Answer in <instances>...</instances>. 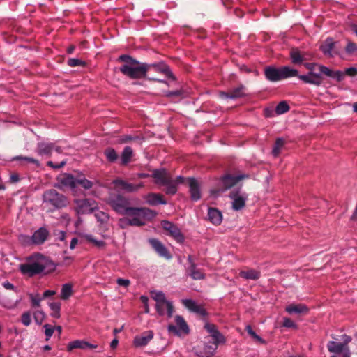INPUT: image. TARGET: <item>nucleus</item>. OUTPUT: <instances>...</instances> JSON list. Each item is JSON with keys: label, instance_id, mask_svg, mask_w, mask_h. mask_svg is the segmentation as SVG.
<instances>
[{"label": "nucleus", "instance_id": "nucleus-10", "mask_svg": "<svg viewBox=\"0 0 357 357\" xmlns=\"http://www.w3.org/2000/svg\"><path fill=\"white\" fill-rule=\"evenodd\" d=\"M175 321H176V326L173 325V324H169L167 326V331L169 333H173L177 336H180L181 335V333H184V334L189 333V332H190L189 327L183 317H181L180 315H176L175 317Z\"/></svg>", "mask_w": 357, "mask_h": 357}, {"label": "nucleus", "instance_id": "nucleus-14", "mask_svg": "<svg viewBox=\"0 0 357 357\" xmlns=\"http://www.w3.org/2000/svg\"><path fill=\"white\" fill-rule=\"evenodd\" d=\"M322 73H316V72H308L306 75H298V77L302 80L303 82L306 84H310L314 85L316 86H321L322 83Z\"/></svg>", "mask_w": 357, "mask_h": 357}, {"label": "nucleus", "instance_id": "nucleus-28", "mask_svg": "<svg viewBox=\"0 0 357 357\" xmlns=\"http://www.w3.org/2000/svg\"><path fill=\"white\" fill-rule=\"evenodd\" d=\"M146 202L151 206L158 204L165 205L167 202L162 198V196L158 193H149L146 198Z\"/></svg>", "mask_w": 357, "mask_h": 357}, {"label": "nucleus", "instance_id": "nucleus-35", "mask_svg": "<svg viewBox=\"0 0 357 357\" xmlns=\"http://www.w3.org/2000/svg\"><path fill=\"white\" fill-rule=\"evenodd\" d=\"M290 57L294 64H301L304 60L301 52L298 49H293L290 52Z\"/></svg>", "mask_w": 357, "mask_h": 357}, {"label": "nucleus", "instance_id": "nucleus-4", "mask_svg": "<svg viewBox=\"0 0 357 357\" xmlns=\"http://www.w3.org/2000/svg\"><path fill=\"white\" fill-rule=\"evenodd\" d=\"M108 204L114 211L121 215H137L139 209L144 207L130 206V201L125 196L121 194H110L108 200Z\"/></svg>", "mask_w": 357, "mask_h": 357}, {"label": "nucleus", "instance_id": "nucleus-50", "mask_svg": "<svg viewBox=\"0 0 357 357\" xmlns=\"http://www.w3.org/2000/svg\"><path fill=\"white\" fill-rule=\"evenodd\" d=\"M95 216L97 219V220L101 223H104L107 222L109 220V215L108 214L102 212V211H98L95 214Z\"/></svg>", "mask_w": 357, "mask_h": 357}, {"label": "nucleus", "instance_id": "nucleus-54", "mask_svg": "<svg viewBox=\"0 0 357 357\" xmlns=\"http://www.w3.org/2000/svg\"><path fill=\"white\" fill-rule=\"evenodd\" d=\"M345 51L347 54H351L357 51V45L354 43L349 41L345 47Z\"/></svg>", "mask_w": 357, "mask_h": 357}, {"label": "nucleus", "instance_id": "nucleus-34", "mask_svg": "<svg viewBox=\"0 0 357 357\" xmlns=\"http://www.w3.org/2000/svg\"><path fill=\"white\" fill-rule=\"evenodd\" d=\"M218 346L212 342L204 344L203 353L205 357H212L215 353Z\"/></svg>", "mask_w": 357, "mask_h": 357}, {"label": "nucleus", "instance_id": "nucleus-38", "mask_svg": "<svg viewBox=\"0 0 357 357\" xmlns=\"http://www.w3.org/2000/svg\"><path fill=\"white\" fill-rule=\"evenodd\" d=\"M151 296L156 302V303L161 302L165 303V301H167L165 294L161 291H151Z\"/></svg>", "mask_w": 357, "mask_h": 357}, {"label": "nucleus", "instance_id": "nucleus-21", "mask_svg": "<svg viewBox=\"0 0 357 357\" xmlns=\"http://www.w3.org/2000/svg\"><path fill=\"white\" fill-rule=\"evenodd\" d=\"M48 236V231L45 227H40L36 231L31 237L24 236V238H29L32 243L40 245L43 243Z\"/></svg>", "mask_w": 357, "mask_h": 357}, {"label": "nucleus", "instance_id": "nucleus-47", "mask_svg": "<svg viewBox=\"0 0 357 357\" xmlns=\"http://www.w3.org/2000/svg\"><path fill=\"white\" fill-rule=\"evenodd\" d=\"M211 337L213 338L212 343L215 344L217 346L219 344H222V343H225V337L222 335V334L220 331H218V333L214 334L213 336H211Z\"/></svg>", "mask_w": 357, "mask_h": 357}, {"label": "nucleus", "instance_id": "nucleus-2", "mask_svg": "<svg viewBox=\"0 0 357 357\" xmlns=\"http://www.w3.org/2000/svg\"><path fill=\"white\" fill-rule=\"evenodd\" d=\"M56 268L54 262L40 254L31 255L27 258L26 263L19 265V269L23 275L33 277L44 271H53Z\"/></svg>", "mask_w": 357, "mask_h": 357}, {"label": "nucleus", "instance_id": "nucleus-60", "mask_svg": "<svg viewBox=\"0 0 357 357\" xmlns=\"http://www.w3.org/2000/svg\"><path fill=\"white\" fill-rule=\"evenodd\" d=\"M345 75L351 77L357 75V68L356 67H350L347 68L344 71V75Z\"/></svg>", "mask_w": 357, "mask_h": 357}, {"label": "nucleus", "instance_id": "nucleus-11", "mask_svg": "<svg viewBox=\"0 0 357 357\" xmlns=\"http://www.w3.org/2000/svg\"><path fill=\"white\" fill-rule=\"evenodd\" d=\"M53 151L61 153L63 152V149L54 143L45 142H38L36 149L37 154L41 156L50 157Z\"/></svg>", "mask_w": 357, "mask_h": 357}, {"label": "nucleus", "instance_id": "nucleus-45", "mask_svg": "<svg viewBox=\"0 0 357 357\" xmlns=\"http://www.w3.org/2000/svg\"><path fill=\"white\" fill-rule=\"evenodd\" d=\"M45 318V314L42 310L36 311L33 313V319L38 325H41Z\"/></svg>", "mask_w": 357, "mask_h": 357}, {"label": "nucleus", "instance_id": "nucleus-41", "mask_svg": "<svg viewBox=\"0 0 357 357\" xmlns=\"http://www.w3.org/2000/svg\"><path fill=\"white\" fill-rule=\"evenodd\" d=\"M85 238L94 244L95 246H96L98 248H104L106 245V243L105 241L101 240H97L91 234H86L85 235Z\"/></svg>", "mask_w": 357, "mask_h": 357}, {"label": "nucleus", "instance_id": "nucleus-20", "mask_svg": "<svg viewBox=\"0 0 357 357\" xmlns=\"http://www.w3.org/2000/svg\"><path fill=\"white\" fill-rule=\"evenodd\" d=\"M114 183L116 186L119 187L121 190L127 192H136L144 186L143 183H140L139 184H132L122 179H116L114 181Z\"/></svg>", "mask_w": 357, "mask_h": 357}, {"label": "nucleus", "instance_id": "nucleus-62", "mask_svg": "<svg viewBox=\"0 0 357 357\" xmlns=\"http://www.w3.org/2000/svg\"><path fill=\"white\" fill-rule=\"evenodd\" d=\"M318 64L316 63H305L304 66L309 70L308 72H314L315 67H318Z\"/></svg>", "mask_w": 357, "mask_h": 357}, {"label": "nucleus", "instance_id": "nucleus-8", "mask_svg": "<svg viewBox=\"0 0 357 357\" xmlns=\"http://www.w3.org/2000/svg\"><path fill=\"white\" fill-rule=\"evenodd\" d=\"M151 176L155 178L156 185L165 186L164 191L167 195H174L177 192L178 188H175L173 179L166 169H154Z\"/></svg>", "mask_w": 357, "mask_h": 357}, {"label": "nucleus", "instance_id": "nucleus-59", "mask_svg": "<svg viewBox=\"0 0 357 357\" xmlns=\"http://www.w3.org/2000/svg\"><path fill=\"white\" fill-rule=\"evenodd\" d=\"M66 164V160L61 161L59 164H54L52 161H50V160L47 162V166H49L53 169H58L63 167Z\"/></svg>", "mask_w": 357, "mask_h": 357}, {"label": "nucleus", "instance_id": "nucleus-5", "mask_svg": "<svg viewBox=\"0 0 357 357\" xmlns=\"http://www.w3.org/2000/svg\"><path fill=\"white\" fill-rule=\"evenodd\" d=\"M137 214L138 215H126L131 218H120L119 220V227L125 229L128 226H144L146 224V220H151L157 215V212L149 208H143L139 209Z\"/></svg>", "mask_w": 357, "mask_h": 357}, {"label": "nucleus", "instance_id": "nucleus-44", "mask_svg": "<svg viewBox=\"0 0 357 357\" xmlns=\"http://www.w3.org/2000/svg\"><path fill=\"white\" fill-rule=\"evenodd\" d=\"M245 331L247 333L252 337L256 341L259 342L261 344H265L266 342L264 339H262L259 335H258L252 328L250 325H248L245 327Z\"/></svg>", "mask_w": 357, "mask_h": 357}, {"label": "nucleus", "instance_id": "nucleus-30", "mask_svg": "<svg viewBox=\"0 0 357 357\" xmlns=\"http://www.w3.org/2000/svg\"><path fill=\"white\" fill-rule=\"evenodd\" d=\"M77 185H79L84 190H89L93 187V182L86 179L83 174H80L76 176L75 188Z\"/></svg>", "mask_w": 357, "mask_h": 357}, {"label": "nucleus", "instance_id": "nucleus-6", "mask_svg": "<svg viewBox=\"0 0 357 357\" xmlns=\"http://www.w3.org/2000/svg\"><path fill=\"white\" fill-rule=\"evenodd\" d=\"M43 202L49 208L50 212H53L67 206L68 199L66 196L56 190L49 189L43 194Z\"/></svg>", "mask_w": 357, "mask_h": 357}, {"label": "nucleus", "instance_id": "nucleus-16", "mask_svg": "<svg viewBox=\"0 0 357 357\" xmlns=\"http://www.w3.org/2000/svg\"><path fill=\"white\" fill-rule=\"evenodd\" d=\"M188 180L190 198L192 201L197 202L201 198L200 184L199 181L193 177H189Z\"/></svg>", "mask_w": 357, "mask_h": 357}, {"label": "nucleus", "instance_id": "nucleus-27", "mask_svg": "<svg viewBox=\"0 0 357 357\" xmlns=\"http://www.w3.org/2000/svg\"><path fill=\"white\" fill-rule=\"evenodd\" d=\"M208 218L211 223L215 225H219L222 220L221 212L215 208H208Z\"/></svg>", "mask_w": 357, "mask_h": 357}, {"label": "nucleus", "instance_id": "nucleus-13", "mask_svg": "<svg viewBox=\"0 0 357 357\" xmlns=\"http://www.w3.org/2000/svg\"><path fill=\"white\" fill-rule=\"evenodd\" d=\"M76 204L77 211L79 214H90L96 208L95 202L89 199L77 200Z\"/></svg>", "mask_w": 357, "mask_h": 357}, {"label": "nucleus", "instance_id": "nucleus-31", "mask_svg": "<svg viewBox=\"0 0 357 357\" xmlns=\"http://www.w3.org/2000/svg\"><path fill=\"white\" fill-rule=\"evenodd\" d=\"M133 155V151L130 146L124 147L121 155V162L123 165H126L130 162L131 158Z\"/></svg>", "mask_w": 357, "mask_h": 357}, {"label": "nucleus", "instance_id": "nucleus-49", "mask_svg": "<svg viewBox=\"0 0 357 357\" xmlns=\"http://www.w3.org/2000/svg\"><path fill=\"white\" fill-rule=\"evenodd\" d=\"M67 63L70 67H75L78 66H85V62L77 58H70L68 60Z\"/></svg>", "mask_w": 357, "mask_h": 357}, {"label": "nucleus", "instance_id": "nucleus-18", "mask_svg": "<svg viewBox=\"0 0 357 357\" xmlns=\"http://www.w3.org/2000/svg\"><path fill=\"white\" fill-rule=\"evenodd\" d=\"M245 87L241 84L238 87L231 89L229 92H221L220 97L222 98H229L235 100L245 96Z\"/></svg>", "mask_w": 357, "mask_h": 357}, {"label": "nucleus", "instance_id": "nucleus-22", "mask_svg": "<svg viewBox=\"0 0 357 357\" xmlns=\"http://www.w3.org/2000/svg\"><path fill=\"white\" fill-rule=\"evenodd\" d=\"M335 43L332 38H327L320 45V50L324 55L333 57L336 54L335 52Z\"/></svg>", "mask_w": 357, "mask_h": 357}, {"label": "nucleus", "instance_id": "nucleus-46", "mask_svg": "<svg viewBox=\"0 0 357 357\" xmlns=\"http://www.w3.org/2000/svg\"><path fill=\"white\" fill-rule=\"evenodd\" d=\"M21 321L25 326H28L31 323V314L29 311L24 312L21 317Z\"/></svg>", "mask_w": 357, "mask_h": 357}, {"label": "nucleus", "instance_id": "nucleus-55", "mask_svg": "<svg viewBox=\"0 0 357 357\" xmlns=\"http://www.w3.org/2000/svg\"><path fill=\"white\" fill-rule=\"evenodd\" d=\"M53 236L55 237V240L63 241L66 237V232L59 229H54L53 231Z\"/></svg>", "mask_w": 357, "mask_h": 357}, {"label": "nucleus", "instance_id": "nucleus-63", "mask_svg": "<svg viewBox=\"0 0 357 357\" xmlns=\"http://www.w3.org/2000/svg\"><path fill=\"white\" fill-rule=\"evenodd\" d=\"M119 286L127 287L130 284V280L127 279L118 278L116 280Z\"/></svg>", "mask_w": 357, "mask_h": 357}, {"label": "nucleus", "instance_id": "nucleus-33", "mask_svg": "<svg viewBox=\"0 0 357 357\" xmlns=\"http://www.w3.org/2000/svg\"><path fill=\"white\" fill-rule=\"evenodd\" d=\"M104 155H105L107 161L110 163H114L119 158V155L114 149L108 147L104 151Z\"/></svg>", "mask_w": 357, "mask_h": 357}, {"label": "nucleus", "instance_id": "nucleus-37", "mask_svg": "<svg viewBox=\"0 0 357 357\" xmlns=\"http://www.w3.org/2000/svg\"><path fill=\"white\" fill-rule=\"evenodd\" d=\"M86 345L87 344V342L84 340H75L68 343V350L71 351L74 349H86Z\"/></svg>", "mask_w": 357, "mask_h": 357}, {"label": "nucleus", "instance_id": "nucleus-7", "mask_svg": "<svg viewBox=\"0 0 357 357\" xmlns=\"http://www.w3.org/2000/svg\"><path fill=\"white\" fill-rule=\"evenodd\" d=\"M266 79L271 82H276L282 79L298 76V70L289 66L275 68L273 66L264 68Z\"/></svg>", "mask_w": 357, "mask_h": 357}, {"label": "nucleus", "instance_id": "nucleus-56", "mask_svg": "<svg viewBox=\"0 0 357 357\" xmlns=\"http://www.w3.org/2000/svg\"><path fill=\"white\" fill-rule=\"evenodd\" d=\"M282 326L286 328H297V325L289 318H283Z\"/></svg>", "mask_w": 357, "mask_h": 357}, {"label": "nucleus", "instance_id": "nucleus-52", "mask_svg": "<svg viewBox=\"0 0 357 357\" xmlns=\"http://www.w3.org/2000/svg\"><path fill=\"white\" fill-rule=\"evenodd\" d=\"M45 335L46 336V341H48L54 333V328L50 324H45Z\"/></svg>", "mask_w": 357, "mask_h": 357}, {"label": "nucleus", "instance_id": "nucleus-39", "mask_svg": "<svg viewBox=\"0 0 357 357\" xmlns=\"http://www.w3.org/2000/svg\"><path fill=\"white\" fill-rule=\"evenodd\" d=\"M290 107L286 101L280 102L275 109V112L278 115L283 114L287 112Z\"/></svg>", "mask_w": 357, "mask_h": 357}, {"label": "nucleus", "instance_id": "nucleus-25", "mask_svg": "<svg viewBox=\"0 0 357 357\" xmlns=\"http://www.w3.org/2000/svg\"><path fill=\"white\" fill-rule=\"evenodd\" d=\"M285 311L291 315L294 314H306L309 309L304 304H290L285 307Z\"/></svg>", "mask_w": 357, "mask_h": 357}, {"label": "nucleus", "instance_id": "nucleus-15", "mask_svg": "<svg viewBox=\"0 0 357 357\" xmlns=\"http://www.w3.org/2000/svg\"><path fill=\"white\" fill-rule=\"evenodd\" d=\"M149 243L159 256L167 259L172 258V255L169 254L167 248L158 239L150 238L149 239Z\"/></svg>", "mask_w": 357, "mask_h": 357}, {"label": "nucleus", "instance_id": "nucleus-9", "mask_svg": "<svg viewBox=\"0 0 357 357\" xmlns=\"http://www.w3.org/2000/svg\"><path fill=\"white\" fill-rule=\"evenodd\" d=\"M75 176L70 174L65 173L56 178V182L54 184V187L59 190L69 188L74 190L75 189Z\"/></svg>", "mask_w": 357, "mask_h": 357}, {"label": "nucleus", "instance_id": "nucleus-29", "mask_svg": "<svg viewBox=\"0 0 357 357\" xmlns=\"http://www.w3.org/2000/svg\"><path fill=\"white\" fill-rule=\"evenodd\" d=\"M327 348L331 353L337 354H341L343 352V351L347 349V347H345L344 344L335 341H329L327 344Z\"/></svg>", "mask_w": 357, "mask_h": 357}, {"label": "nucleus", "instance_id": "nucleus-32", "mask_svg": "<svg viewBox=\"0 0 357 357\" xmlns=\"http://www.w3.org/2000/svg\"><path fill=\"white\" fill-rule=\"evenodd\" d=\"M241 277L243 278H245L246 280H256L259 278L260 277V272L255 270V269H250L248 271H243L240 273Z\"/></svg>", "mask_w": 357, "mask_h": 357}, {"label": "nucleus", "instance_id": "nucleus-58", "mask_svg": "<svg viewBox=\"0 0 357 357\" xmlns=\"http://www.w3.org/2000/svg\"><path fill=\"white\" fill-rule=\"evenodd\" d=\"M332 78L335 79L337 82H341L344 78V72H342L341 70L334 71L333 74V76H332Z\"/></svg>", "mask_w": 357, "mask_h": 357}, {"label": "nucleus", "instance_id": "nucleus-17", "mask_svg": "<svg viewBox=\"0 0 357 357\" xmlns=\"http://www.w3.org/2000/svg\"><path fill=\"white\" fill-rule=\"evenodd\" d=\"M148 66L149 70L153 68L155 71L165 75L167 77L173 80L176 79V77L173 75L170 68L165 62L160 61L158 63H148Z\"/></svg>", "mask_w": 357, "mask_h": 357}, {"label": "nucleus", "instance_id": "nucleus-40", "mask_svg": "<svg viewBox=\"0 0 357 357\" xmlns=\"http://www.w3.org/2000/svg\"><path fill=\"white\" fill-rule=\"evenodd\" d=\"M71 294H72V286L68 283H66V284H63L62 288H61V298L63 300H66V299L69 298V297L71 296Z\"/></svg>", "mask_w": 357, "mask_h": 357}, {"label": "nucleus", "instance_id": "nucleus-64", "mask_svg": "<svg viewBox=\"0 0 357 357\" xmlns=\"http://www.w3.org/2000/svg\"><path fill=\"white\" fill-rule=\"evenodd\" d=\"M342 340L343 341V342H342V344H344V346L345 347H349L347 346L348 343H349L351 341V337L347 335H343L342 336Z\"/></svg>", "mask_w": 357, "mask_h": 357}, {"label": "nucleus", "instance_id": "nucleus-57", "mask_svg": "<svg viewBox=\"0 0 357 357\" xmlns=\"http://www.w3.org/2000/svg\"><path fill=\"white\" fill-rule=\"evenodd\" d=\"M29 297L33 307H39L40 305V301L42 298H40L39 294H36V296L30 294Z\"/></svg>", "mask_w": 357, "mask_h": 357}, {"label": "nucleus", "instance_id": "nucleus-53", "mask_svg": "<svg viewBox=\"0 0 357 357\" xmlns=\"http://www.w3.org/2000/svg\"><path fill=\"white\" fill-rule=\"evenodd\" d=\"M318 68H319V71H320V73H322V74L326 75L327 77L332 78V76H333V74L334 72L333 70L329 69L328 67L323 66V65L318 66Z\"/></svg>", "mask_w": 357, "mask_h": 357}, {"label": "nucleus", "instance_id": "nucleus-24", "mask_svg": "<svg viewBox=\"0 0 357 357\" xmlns=\"http://www.w3.org/2000/svg\"><path fill=\"white\" fill-rule=\"evenodd\" d=\"M155 308L157 312L160 315L163 316L165 314V310H167V314L169 318L172 317L174 312V306L172 302L165 301V303L161 302L155 304Z\"/></svg>", "mask_w": 357, "mask_h": 357}, {"label": "nucleus", "instance_id": "nucleus-23", "mask_svg": "<svg viewBox=\"0 0 357 357\" xmlns=\"http://www.w3.org/2000/svg\"><path fill=\"white\" fill-rule=\"evenodd\" d=\"M182 303L189 310L199 314L202 317H205L207 314L206 310L192 299H183L182 300Z\"/></svg>", "mask_w": 357, "mask_h": 357}, {"label": "nucleus", "instance_id": "nucleus-26", "mask_svg": "<svg viewBox=\"0 0 357 357\" xmlns=\"http://www.w3.org/2000/svg\"><path fill=\"white\" fill-rule=\"evenodd\" d=\"M185 272L188 276H190L195 280H200L205 278V274L197 268V264L185 266Z\"/></svg>", "mask_w": 357, "mask_h": 357}, {"label": "nucleus", "instance_id": "nucleus-36", "mask_svg": "<svg viewBox=\"0 0 357 357\" xmlns=\"http://www.w3.org/2000/svg\"><path fill=\"white\" fill-rule=\"evenodd\" d=\"M49 306L52 311L51 316L54 318L59 319L60 317L61 303L52 302L49 303Z\"/></svg>", "mask_w": 357, "mask_h": 357}, {"label": "nucleus", "instance_id": "nucleus-19", "mask_svg": "<svg viewBox=\"0 0 357 357\" xmlns=\"http://www.w3.org/2000/svg\"><path fill=\"white\" fill-rule=\"evenodd\" d=\"M153 332L152 331H146L141 335H137L134 338V344L137 347H142L147 345L153 338Z\"/></svg>", "mask_w": 357, "mask_h": 357}, {"label": "nucleus", "instance_id": "nucleus-48", "mask_svg": "<svg viewBox=\"0 0 357 357\" xmlns=\"http://www.w3.org/2000/svg\"><path fill=\"white\" fill-rule=\"evenodd\" d=\"M144 139L143 137H141L139 136H132L130 135H124L122 137L121 141L122 143H127L130 141H139L140 142Z\"/></svg>", "mask_w": 357, "mask_h": 357}, {"label": "nucleus", "instance_id": "nucleus-42", "mask_svg": "<svg viewBox=\"0 0 357 357\" xmlns=\"http://www.w3.org/2000/svg\"><path fill=\"white\" fill-rule=\"evenodd\" d=\"M284 139L283 138H278L275 140L274 146L272 150V153L274 156H277L279 154L280 149L284 146Z\"/></svg>", "mask_w": 357, "mask_h": 357}, {"label": "nucleus", "instance_id": "nucleus-61", "mask_svg": "<svg viewBox=\"0 0 357 357\" xmlns=\"http://www.w3.org/2000/svg\"><path fill=\"white\" fill-rule=\"evenodd\" d=\"M182 92L180 90L176 91H168L165 93V96L167 97H178L181 96Z\"/></svg>", "mask_w": 357, "mask_h": 357}, {"label": "nucleus", "instance_id": "nucleus-43", "mask_svg": "<svg viewBox=\"0 0 357 357\" xmlns=\"http://www.w3.org/2000/svg\"><path fill=\"white\" fill-rule=\"evenodd\" d=\"M12 160H21V161H26L28 162H31V163L35 164L36 167H40V162L38 160H36L33 158L27 157V156L17 155V156L13 158Z\"/></svg>", "mask_w": 357, "mask_h": 357}, {"label": "nucleus", "instance_id": "nucleus-12", "mask_svg": "<svg viewBox=\"0 0 357 357\" xmlns=\"http://www.w3.org/2000/svg\"><path fill=\"white\" fill-rule=\"evenodd\" d=\"M162 228L169 231L170 236H172L178 243H183L185 238L181 233V229L174 223L168 220H162L161 222Z\"/></svg>", "mask_w": 357, "mask_h": 357}, {"label": "nucleus", "instance_id": "nucleus-3", "mask_svg": "<svg viewBox=\"0 0 357 357\" xmlns=\"http://www.w3.org/2000/svg\"><path fill=\"white\" fill-rule=\"evenodd\" d=\"M118 61L124 63L119 68V70L126 76L131 79H141L146 77L149 71L147 63H143L132 58L128 54H122Z\"/></svg>", "mask_w": 357, "mask_h": 357}, {"label": "nucleus", "instance_id": "nucleus-51", "mask_svg": "<svg viewBox=\"0 0 357 357\" xmlns=\"http://www.w3.org/2000/svg\"><path fill=\"white\" fill-rule=\"evenodd\" d=\"M204 328L206 331L210 333L211 336H213L214 334L218 333L219 331L217 329V327L213 324L206 323L204 325Z\"/></svg>", "mask_w": 357, "mask_h": 357}, {"label": "nucleus", "instance_id": "nucleus-1", "mask_svg": "<svg viewBox=\"0 0 357 357\" xmlns=\"http://www.w3.org/2000/svg\"><path fill=\"white\" fill-rule=\"evenodd\" d=\"M249 175L241 174L236 176L226 174L223 176L218 183V192H223L228 189H231L229 193V198L232 199V208L234 211H240L245 206L248 199V195L241 190V187L234 185L241 180L248 178Z\"/></svg>", "mask_w": 357, "mask_h": 357}]
</instances>
